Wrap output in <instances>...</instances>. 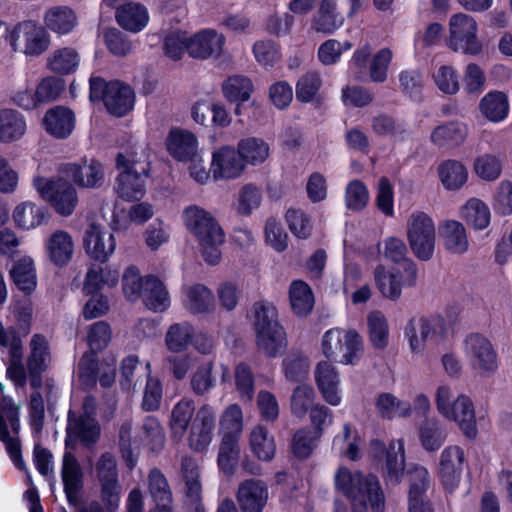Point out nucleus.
<instances>
[{
  "label": "nucleus",
  "mask_w": 512,
  "mask_h": 512,
  "mask_svg": "<svg viewBox=\"0 0 512 512\" xmlns=\"http://www.w3.org/2000/svg\"><path fill=\"white\" fill-rule=\"evenodd\" d=\"M225 37L215 30L207 29L189 38L188 54L195 59L219 57L222 54Z\"/></svg>",
  "instance_id": "nucleus-27"
},
{
  "label": "nucleus",
  "mask_w": 512,
  "mask_h": 512,
  "mask_svg": "<svg viewBox=\"0 0 512 512\" xmlns=\"http://www.w3.org/2000/svg\"><path fill=\"white\" fill-rule=\"evenodd\" d=\"M444 247L452 254L461 255L468 251L469 240L465 226L457 220H446L440 226Z\"/></svg>",
  "instance_id": "nucleus-35"
},
{
  "label": "nucleus",
  "mask_w": 512,
  "mask_h": 512,
  "mask_svg": "<svg viewBox=\"0 0 512 512\" xmlns=\"http://www.w3.org/2000/svg\"><path fill=\"white\" fill-rule=\"evenodd\" d=\"M140 443L152 453H159L165 445L163 427L155 417L145 418L138 435Z\"/></svg>",
  "instance_id": "nucleus-46"
},
{
  "label": "nucleus",
  "mask_w": 512,
  "mask_h": 512,
  "mask_svg": "<svg viewBox=\"0 0 512 512\" xmlns=\"http://www.w3.org/2000/svg\"><path fill=\"white\" fill-rule=\"evenodd\" d=\"M94 472L100 485L102 501L109 507H116L121 497L117 462L114 455L103 453L95 463Z\"/></svg>",
  "instance_id": "nucleus-16"
},
{
  "label": "nucleus",
  "mask_w": 512,
  "mask_h": 512,
  "mask_svg": "<svg viewBox=\"0 0 512 512\" xmlns=\"http://www.w3.org/2000/svg\"><path fill=\"white\" fill-rule=\"evenodd\" d=\"M144 305L154 312H163L170 306V298L164 284L153 276L145 278V287L141 297Z\"/></svg>",
  "instance_id": "nucleus-39"
},
{
  "label": "nucleus",
  "mask_w": 512,
  "mask_h": 512,
  "mask_svg": "<svg viewBox=\"0 0 512 512\" xmlns=\"http://www.w3.org/2000/svg\"><path fill=\"white\" fill-rule=\"evenodd\" d=\"M52 362L51 346L46 336L36 333L29 341V354L27 357V370L32 388H40L42 373Z\"/></svg>",
  "instance_id": "nucleus-20"
},
{
  "label": "nucleus",
  "mask_w": 512,
  "mask_h": 512,
  "mask_svg": "<svg viewBox=\"0 0 512 512\" xmlns=\"http://www.w3.org/2000/svg\"><path fill=\"white\" fill-rule=\"evenodd\" d=\"M79 54L72 47L54 50L47 59L50 70L57 74L66 75L76 70L79 64Z\"/></svg>",
  "instance_id": "nucleus-54"
},
{
  "label": "nucleus",
  "mask_w": 512,
  "mask_h": 512,
  "mask_svg": "<svg viewBox=\"0 0 512 512\" xmlns=\"http://www.w3.org/2000/svg\"><path fill=\"white\" fill-rule=\"evenodd\" d=\"M90 99L102 101L110 114L122 117L132 110L135 95L130 86L119 81L106 82L101 77H91Z\"/></svg>",
  "instance_id": "nucleus-7"
},
{
  "label": "nucleus",
  "mask_w": 512,
  "mask_h": 512,
  "mask_svg": "<svg viewBox=\"0 0 512 512\" xmlns=\"http://www.w3.org/2000/svg\"><path fill=\"white\" fill-rule=\"evenodd\" d=\"M434 402L439 415L455 423L466 438L477 437L476 408L470 396L459 394L455 397L452 387L442 384L435 390Z\"/></svg>",
  "instance_id": "nucleus-2"
},
{
  "label": "nucleus",
  "mask_w": 512,
  "mask_h": 512,
  "mask_svg": "<svg viewBox=\"0 0 512 512\" xmlns=\"http://www.w3.org/2000/svg\"><path fill=\"white\" fill-rule=\"evenodd\" d=\"M33 186L56 214L69 217L76 210L79 203L77 190L63 177L53 180L37 176L33 179Z\"/></svg>",
  "instance_id": "nucleus-6"
},
{
  "label": "nucleus",
  "mask_w": 512,
  "mask_h": 512,
  "mask_svg": "<svg viewBox=\"0 0 512 512\" xmlns=\"http://www.w3.org/2000/svg\"><path fill=\"white\" fill-rule=\"evenodd\" d=\"M477 22L467 14L458 13L453 15L449 21L448 46L454 52H462L468 55H478L482 52L483 46L477 37Z\"/></svg>",
  "instance_id": "nucleus-14"
},
{
  "label": "nucleus",
  "mask_w": 512,
  "mask_h": 512,
  "mask_svg": "<svg viewBox=\"0 0 512 512\" xmlns=\"http://www.w3.org/2000/svg\"><path fill=\"white\" fill-rule=\"evenodd\" d=\"M194 336V327L188 322L171 325L165 334V345L170 352L185 351L191 344Z\"/></svg>",
  "instance_id": "nucleus-50"
},
{
  "label": "nucleus",
  "mask_w": 512,
  "mask_h": 512,
  "mask_svg": "<svg viewBox=\"0 0 512 512\" xmlns=\"http://www.w3.org/2000/svg\"><path fill=\"white\" fill-rule=\"evenodd\" d=\"M183 307L191 314H205L215 307L213 292L203 284H193L183 289Z\"/></svg>",
  "instance_id": "nucleus-31"
},
{
  "label": "nucleus",
  "mask_w": 512,
  "mask_h": 512,
  "mask_svg": "<svg viewBox=\"0 0 512 512\" xmlns=\"http://www.w3.org/2000/svg\"><path fill=\"white\" fill-rule=\"evenodd\" d=\"M343 23L336 10V0H322L312 19V29L324 34H332Z\"/></svg>",
  "instance_id": "nucleus-40"
},
{
  "label": "nucleus",
  "mask_w": 512,
  "mask_h": 512,
  "mask_svg": "<svg viewBox=\"0 0 512 512\" xmlns=\"http://www.w3.org/2000/svg\"><path fill=\"white\" fill-rule=\"evenodd\" d=\"M410 248L420 260H429L435 250L436 227L432 217L422 211L412 212L406 225Z\"/></svg>",
  "instance_id": "nucleus-11"
},
{
  "label": "nucleus",
  "mask_w": 512,
  "mask_h": 512,
  "mask_svg": "<svg viewBox=\"0 0 512 512\" xmlns=\"http://www.w3.org/2000/svg\"><path fill=\"white\" fill-rule=\"evenodd\" d=\"M65 178L72 179L83 188H95L104 181V168L101 162H70L61 170Z\"/></svg>",
  "instance_id": "nucleus-26"
},
{
  "label": "nucleus",
  "mask_w": 512,
  "mask_h": 512,
  "mask_svg": "<svg viewBox=\"0 0 512 512\" xmlns=\"http://www.w3.org/2000/svg\"><path fill=\"white\" fill-rule=\"evenodd\" d=\"M448 333V324L440 314L413 318L404 328V337L414 356H422L428 346L444 343Z\"/></svg>",
  "instance_id": "nucleus-4"
},
{
  "label": "nucleus",
  "mask_w": 512,
  "mask_h": 512,
  "mask_svg": "<svg viewBox=\"0 0 512 512\" xmlns=\"http://www.w3.org/2000/svg\"><path fill=\"white\" fill-rule=\"evenodd\" d=\"M115 17L123 29L134 33L141 31L149 21L146 7L135 2L119 6Z\"/></svg>",
  "instance_id": "nucleus-37"
},
{
  "label": "nucleus",
  "mask_w": 512,
  "mask_h": 512,
  "mask_svg": "<svg viewBox=\"0 0 512 512\" xmlns=\"http://www.w3.org/2000/svg\"><path fill=\"white\" fill-rule=\"evenodd\" d=\"M462 351L471 369L481 377H490L499 367L497 351L483 334L470 333L462 342Z\"/></svg>",
  "instance_id": "nucleus-9"
},
{
  "label": "nucleus",
  "mask_w": 512,
  "mask_h": 512,
  "mask_svg": "<svg viewBox=\"0 0 512 512\" xmlns=\"http://www.w3.org/2000/svg\"><path fill=\"white\" fill-rule=\"evenodd\" d=\"M460 217L470 228L481 231L490 225L491 211L484 201L473 197L461 206Z\"/></svg>",
  "instance_id": "nucleus-36"
},
{
  "label": "nucleus",
  "mask_w": 512,
  "mask_h": 512,
  "mask_svg": "<svg viewBox=\"0 0 512 512\" xmlns=\"http://www.w3.org/2000/svg\"><path fill=\"white\" fill-rule=\"evenodd\" d=\"M15 285L25 293L36 288V271L31 257L24 256L16 261L10 271Z\"/></svg>",
  "instance_id": "nucleus-49"
},
{
  "label": "nucleus",
  "mask_w": 512,
  "mask_h": 512,
  "mask_svg": "<svg viewBox=\"0 0 512 512\" xmlns=\"http://www.w3.org/2000/svg\"><path fill=\"white\" fill-rule=\"evenodd\" d=\"M249 447L252 454L264 462L271 461L276 453L274 436L262 425H256L250 431Z\"/></svg>",
  "instance_id": "nucleus-38"
},
{
  "label": "nucleus",
  "mask_w": 512,
  "mask_h": 512,
  "mask_svg": "<svg viewBox=\"0 0 512 512\" xmlns=\"http://www.w3.org/2000/svg\"><path fill=\"white\" fill-rule=\"evenodd\" d=\"M34 391L30 396L29 402V423L31 426L32 434L34 437H38L44 426V418H45V406H44V397H48L49 392L51 391L50 386H43L41 384L40 388H33Z\"/></svg>",
  "instance_id": "nucleus-47"
},
{
  "label": "nucleus",
  "mask_w": 512,
  "mask_h": 512,
  "mask_svg": "<svg viewBox=\"0 0 512 512\" xmlns=\"http://www.w3.org/2000/svg\"><path fill=\"white\" fill-rule=\"evenodd\" d=\"M166 146L176 160H193L199 156L196 136L184 129H172L167 136Z\"/></svg>",
  "instance_id": "nucleus-29"
},
{
  "label": "nucleus",
  "mask_w": 512,
  "mask_h": 512,
  "mask_svg": "<svg viewBox=\"0 0 512 512\" xmlns=\"http://www.w3.org/2000/svg\"><path fill=\"white\" fill-rule=\"evenodd\" d=\"M241 436L222 434L219 447L218 465L226 474L233 472L234 466L240 455L239 440Z\"/></svg>",
  "instance_id": "nucleus-56"
},
{
  "label": "nucleus",
  "mask_w": 512,
  "mask_h": 512,
  "mask_svg": "<svg viewBox=\"0 0 512 512\" xmlns=\"http://www.w3.org/2000/svg\"><path fill=\"white\" fill-rule=\"evenodd\" d=\"M465 464L466 455L460 446L449 445L442 450L437 474L446 490L452 492L458 487Z\"/></svg>",
  "instance_id": "nucleus-19"
},
{
  "label": "nucleus",
  "mask_w": 512,
  "mask_h": 512,
  "mask_svg": "<svg viewBox=\"0 0 512 512\" xmlns=\"http://www.w3.org/2000/svg\"><path fill=\"white\" fill-rule=\"evenodd\" d=\"M363 340L354 329L332 328L322 338V351L329 360L356 365L363 353Z\"/></svg>",
  "instance_id": "nucleus-5"
},
{
  "label": "nucleus",
  "mask_w": 512,
  "mask_h": 512,
  "mask_svg": "<svg viewBox=\"0 0 512 512\" xmlns=\"http://www.w3.org/2000/svg\"><path fill=\"white\" fill-rule=\"evenodd\" d=\"M322 85V80L317 72H307L296 83L297 100L307 103L314 99Z\"/></svg>",
  "instance_id": "nucleus-64"
},
{
  "label": "nucleus",
  "mask_w": 512,
  "mask_h": 512,
  "mask_svg": "<svg viewBox=\"0 0 512 512\" xmlns=\"http://www.w3.org/2000/svg\"><path fill=\"white\" fill-rule=\"evenodd\" d=\"M376 409L383 418L408 417L412 413L409 402L402 401L390 393H382L376 399Z\"/></svg>",
  "instance_id": "nucleus-55"
},
{
  "label": "nucleus",
  "mask_w": 512,
  "mask_h": 512,
  "mask_svg": "<svg viewBox=\"0 0 512 512\" xmlns=\"http://www.w3.org/2000/svg\"><path fill=\"white\" fill-rule=\"evenodd\" d=\"M149 492L156 504H172V494L164 475L157 469L149 473Z\"/></svg>",
  "instance_id": "nucleus-63"
},
{
  "label": "nucleus",
  "mask_w": 512,
  "mask_h": 512,
  "mask_svg": "<svg viewBox=\"0 0 512 512\" xmlns=\"http://www.w3.org/2000/svg\"><path fill=\"white\" fill-rule=\"evenodd\" d=\"M181 473L186 487V503L193 509L191 512H205L200 503L202 487L199 479V469L195 460L189 457L183 458Z\"/></svg>",
  "instance_id": "nucleus-33"
},
{
  "label": "nucleus",
  "mask_w": 512,
  "mask_h": 512,
  "mask_svg": "<svg viewBox=\"0 0 512 512\" xmlns=\"http://www.w3.org/2000/svg\"><path fill=\"white\" fill-rule=\"evenodd\" d=\"M262 201V194L259 188L253 185H245L238 192L234 204L235 211L242 216H250L259 208Z\"/></svg>",
  "instance_id": "nucleus-61"
},
{
  "label": "nucleus",
  "mask_w": 512,
  "mask_h": 512,
  "mask_svg": "<svg viewBox=\"0 0 512 512\" xmlns=\"http://www.w3.org/2000/svg\"><path fill=\"white\" fill-rule=\"evenodd\" d=\"M479 109L489 121L500 122L508 115V97L501 91H491L481 99Z\"/></svg>",
  "instance_id": "nucleus-45"
},
{
  "label": "nucleus",
  "mask_w": 512,
  "mask_h": 512,
  "mask_svg": "<svg viewBox=\"0 0 512 512\" xmlns=\"http://www.w3.org/2000/svg\"><path fill=\"white\" fill-rule=\"evenodd\" d=\"M289 299L292 310L300 316L310 313L315 302L310 286L302 280H295L290 284Z\"/></svg>",
  "instance_id": "nucleus-48"
},
{
  "label": "nucleus",
  "mask_w": 512,
  "mask_h": 512,
  "mask_svg": "<svg viewBox=\"0 0 512 512\" xmlns=\"http://www.w3.org/2000/svg\"><path fill=\"white\" fill-rule=\"evenodd\" d=\"M119 281V272L111 267H91L86 274L83 291L94 294L104 287H115Z\"/></svg>",
  "instance_id": "nucleus-43"
},
{
  "label": "nucleus",
  "mask_w": 512,
  "mask_h": 512,
  "mask_svg": "<svg viewBox=\"0 0 512 512\" xmlns=\"http://www.w3.org/2000/svg\"><path fill=\"white\" fill-rule=\"evenodd\" d=\"M183 221L198 241L207 242L210 239L219 242L222 239L223 229L212 214L202 207L197 205L186 207L183 211Z\"/></svg>",
  "instance_id": "nucleus-18"
},
{
  "label": "nucleus",
  "mask_w": 512,
  "mask_h": 512,
  "mask_svg": "<svg viewBox=\"0 0 512 512\" xmlns=\"http://www.w3.org/2000/svg\"><path fill=\"white\" fill-rule=\"evenodd\" d=\"M465 137V127L455 122L438 126L431 134L432 142L438 146L458 145L464 141Z\"/></svg>",
  "instance_id": "nucleus-60"
},
{
  "label": "nucleus",
  "mask_w": 512,
  "mask_h": 512,
  "mask_svg": "<svg viewBox=\"0 0 512 512\" xmlns=\"http://www.w3.org/2000/svg\"><path fill=\"white\" fill-rule=\"evenodd\" d=\"M215 428V411L209 405L201 406L196 412L188 437V444L195 451H204L210 445Z\"/></svg>",
  "instance_id": "nucleus-22"
},
{
  "label": "nucleus",
  "mask_w": 512,
  "mask_h": 512,
  "mask_svg": "<svg viewBox=\"0 0 512 512\" xmlns=\"http://www.w3.org/2000/svg\"><path fill=\"white\" fill-rule=\"evenodd\" d=\"M369 340L375 349L383 350L389 343V326L385 315L371 311L367 316Z\"/></svg>",
  "instance_id": "nucleus-51"
},
{
  "label": "nucleus",
  "mask_w": 512,
  "mask_h": 512,
  "mask_svg": "<svg viewBox=\"0 0 512 512\" xmlns=\"http://www.w3.org/2000/svg\"><path fill=\"white\" fill-rule=\"evenodd\" d=\"M409 480V507L430 504L426 500V491L430 486L428 470L423 466L415 465L408 471Z\"/></svg>",
  "instance_id": "nucleus-41"
},
{
  "label": "nucleus",
  "mask_w": 512,
  "mask_h": 512,
  "mask_svg": "<svg viewBox=\"0 0 512 512\" xmlns=\"http://www.w3.org/2000/svg\"><path fill=\"white\" fill-rule=\"evenodd\" d=\"M419 440L426 451H436L444 443L446 435L443 425L436 418L426 419L419 426Z\"/></svg>",
  "instance_id": "nucleus-53"
},
{
  "label": "nucleus",
  "mask_w": 512,
  "mask_h": 512,
  "mask_svg": "<svg viewBox=\"0 0 512 512\" xmlns=\"http://www.w3.org/2000/svg\"><path fill=\"white\" fill-rule=\"evenodd\" d=\"M253 90L251 80L243 75H233L222 83L223 96L229 102H246Z\"/></svg>",
  "instance_id": "nucleus-52"
},
{
  "label": "nucleus",
  "mask_w": 512,
  "mask_h": 512,
  "mask_svg": "<svg viewBox=\"0 0 512 512\" xmlns=\"http://www.w3.org/2000/svg\"><path fill=\"white\" fill-rule=\"evenodd\" d=\"M45 250L49 260L56 266L67 265L74 254V241L72 236L61 229L52 232L44 241Z\"/></svg>",
  "instance_id": "nucleus-28"
},
{
  "label": "nucleus",
  "mask_w": 512,
  "mask_h": 512,
  "mask_svg": "<svg viewBox=\"0 0 512 512\" xmlns=\"http://www.w3.org/2000/svg\"><path fill=\"white\" fill-rule=\"evenodd\" d=\"M62 480L67 500L75 505L83 487V473L77 459L70 453H66L63 458Z\"/></svg>",
  "instance_id": "nucleus-34"
},
{
  "label": "nucleus",
  "mask_w": 512,
  "mask_h": 512,
  "mask_svg": "<svg viewBox=\"0 0 512 512\" xmlns=\"http://www.w3.org/2000/svg\"><path fill=\"white\" fill-rule=\"evenodd\" d=\"M268 498V486L258 479L241 482L236 493V500L241 512H262Z\"/></svg>",
  "instance_id": "nucleus-23"
},
{
  "label": "nucleus",
  "mask_w": 512,
  "mask_h": 512,
  "mask_svg": "<svg viewBox=\"0 0 512 512\" xmlns=\"http://www.w3.org/2000/svg\"><path fill=\"white\" fill-rule=\"evenodd\" d=\"M441 183L447 190H457L467 181L468 173L462 162H442L438 167Z\"/></svg>",
  "instance_id": "nucleus-57"
},
{
  "label": "nucleus",
  "mask_w": 512,
  "mask_h": 512,
  "mask_svg": "<svg viewBox=\"0 0 512 512\" xmlns=\"http://www.w3.org/2000/svg\"><path fill=\"white\" fill-rule=\"evenodd\" d=\"M83 245L90 258L104 263L114 253L116 240L114 234L106 228L91 224L85 232Z\"/></svg>",
  "instance_id": "nucleus-21"
},
{
  "label": "nucleus",
  "mask_w": 512,
  "mask_h": 512,
  "mask_svg": "<svg viewBox=\"0 0 512 512\" xmlns=\"http://www.w3.org/2000/svg\"><path fill=\"white\" fill-rule=\"evenodd\" d=\"M95 399L86 396L81 407L72 405L68 412L67 441L79 440L85 446L94 445L100 437V425L95 418Z\"/></svg>",
  "instance_id": "nucleus-8"
},
{
  "label": "nucleus",
  "mask_w": 512,
  "mask_h": 512,
  "mask_svg": "<svg viewBox=\"0 0 512 512\" xmlns=\"http://www.w3.org/2000/svg\"><path fill=\"white\" fill-rule=\"evenodd\" d=\"M315 391L310 385H299L297 386L291 396V413L299 418L303 419L310 412L311 408L315 406Z\"/></svg>",
  "instance_id": "nucleus-59"
},
{
  "label": "nucleus",
  "mask_w": 512,
  "mask_h": 512,
  "mask_svg": "<svg viewBox=\"0 0 512 512\" xmlns=\"http://www.w3.org/2000/svg\"><path fill=\"white\" fill-rule=\"evenodd\" d=\"M26 121L21 113L12 109L0 110V141H17L26 132Z\"/></svg>",
  "instance_id": "nucleus-42"
},
{
  "label": "nucleus",
  "mask_w": 512,
  "mask_h": 512,
  "mask_svg": "<svg viewBox=\"0 0 512 512\" xmlns=\"http://www.w3.org/2000/svg\"><path fill=\"white\" fill-rule=\"evenodd\" d=\"M375 285L380 294L387 299L396 301L402 294V289L416 283L417 268L414 262H404L401 266H376L373 272Z\"/></svg>",
  "instance_id": "nucleus-10"
},
{
  "label": "nucleus",
  "mask_w": 512,
  "mask_h": 512,
  "mask_svg": "<svg viewBox=\"0 0 512 512\" xmlns=\"http://www.w3.org/2000/svg\"><path fill=\"white\" fill-rule=\"evenodd\" d=\"M143 162H117L118 176L114 190L124 201H136L145 195L147 168Z\"/></svg>",
  "instance_id": "nucleus-15"
},
{
  "label": "nucleus",
  "mask_w": 512,
  "mask_h": 512,
  "mask_svg": "<svg viewBox=\"0 0 512 512\" xmlns=\"http://www.w3.org/2000/svg\"><path fill=\"white\" fill-rule=\"evenodd\" d=\"M20 406L12 398L3 397L0 402V440L5 444L6 451L14 465L20 470H26L21 456L20 441Z\"/></svg>",
  "instance_id": "nucleus-12"
},
{
  "label": "nucleus",
  "mask_w": 512,
  "mask_h": 512,
  "mask_svg": "<svg viewBox=\"0 0 512 512\" xmlns=\"http://www.w3.org/2000/svg\"><path fill=\"white\" fill-rule=\"evenodd\" d=\"M145 278L135 266H128L122 276L123 294L129 301L138 300L143 294Z\"/></svg>",
  "instance_id": "nucleus-62"
},
{
  "label": "nucleus",
  "mask_w": 512,
  "mask_h": 512,
  "mask_svg": "<svg viewBox=\"0 0 512 512\" xmlns=\"http://www.w3.org/2000/svg\"><path fill=\"white\" fill-rule=\"evenodd\" d=\"M8 42L13 52L39 56L49 48L50 36L44 27L35 21L26 20L13 27L9 33Z\"/></svg>",
  "instance_id": "nucleus-13"
},
{
  "label": "nucleus",
  "mask_w": 512,
  "mask_h": 512,
  "mask_svg": "<svg viewBox=\"0 0 512 512\" xmlns=\"http://www.w3.org/2000/svg\"><path fill=\"white\" fill-rule=\"evenodd\" d=\"M240 160H266L270 156L269 144L262 138L247 137L237 145Z\"/></svg>",
  "instance_id": "nucleus-58"
},
{
  "label": "nucleus",
  "mask_w": 512,
  "mask_h": 512,
  "mask_svg": "<svg viewBox=\"0 0 512 512\" xmlns=\"http://www.w3.org/2000/svg\"><path fill=\"white\" fill-rule=\"evenodd\" d=\"M195 416L192 399L183 398L173 406L169 419L170 437L173 441L180 442L184 438Z\"/></svg>",
  "instance_id": "nucleus-30"
},
{
  "label": "nucleus",
  "mask_w": 512,
  "mask_h": 512,
  "mask_svg": "<svg viewBox=\"0 0 512 512\" xmlns=\"http://www.w3.org/2000/svg\"><path fill=\"white\" fill-rule=\"evenodd\" d=\"M11 218L16 229L31 231L48 223L50 215L44 206L26 200L13 208Z\"/></svg>",
  "instance_id": "nucleus-25"
},
{
  "label": "nucleus",
  "mask_w": 512,
  "mask_h": 512,
  "mask_svg": "<svg viewBox=\"0 0 512 512\" xmlns=\"http://www.w3.org/2000/svg\"><path fill=\"white\" fill-rule=\"evenodd\" d=\"M44 23L49 30L57 34H67L77 25V16L67 6H55L46 11Z\"/></svg>",
  "instance_id": "nucleus-44"
},
{
  "label": "nucleus",
  "mask_w": 512,
  "mask_h": 512,
  "mask_svg": "<svg viewBox=\"0 0 512 512\" xmlns=\"http://www.w3.org/2000/svg\"><path fill=\"white\" fill-rule=\"evenodd\" d=\"M315 381L318 390L331 406H339L342 402L340 377L336 367L329 361H321L315 369Z\"/></svg>",
  "instance_id": "nucleus-24"
},
{
  "label": "nucleus",
  "mask_w": 512,
  "mask_h": 512,
  "mask_svg": "<svg viewBox=\"0 0 512 512\" xmlns=\"http://www.w3.org/2000/svg\"><path fill=\"white\" fill-rule=\"evenodd\" d=\"M335 489L349 502L352 512H385V496L377 477L340 466Z\"/></svg>",
  "instance_id": "nucleus-1"
},
{
  "label": "nucleus",
  "mask_w": 512,
  "mask_h": 512,
  "mask_svg": "<svg viewBox=\"0 0 512 512\" xmlns=\"http://www.w3.org/2000/svg\"><path fill=\"white\" fill-rule=\"evenodd\" d=\"M256 345L270 358L280 355L287 346L286 333L277 320V310L271 303L258 302L253 306Z\"/></svg>",
  "instance_id": "nucleus-3"
},
{
  "label": "nucleus",
  "mask_w": 512,
  "mask_h": 512,
  "mask_svg": "<svg viewBox=\"0 0 512 512\" xmlns=\"http://www.w3.org/2000/svg\"><path fill=\"white\" fill-rule=\"evenodd\" d=\"M385 454L386 460L383 467V477L387 484L400 483L405 470L404 442L401 439L392 441L386 450L385 445L379 440H372L369 447V455L377 459Z\"/></svg>",
  "instance_id": "nucleus-17"
},
{
  "label": "nucleus",
  "mask_w": 512,
  "mask_h": 512,
  "mask_svg": "<svg viewBox=\"0 0 512 512\" xmlns=\"http://www.w3.org/2000/svg\"><path fill=\"white\" fill-rule=\"evenodd\" d=\"M47 133L57 139L68 137L75 126V115L72 110L63 106L49 109L43 118Z\"/></svg>",
  "instance_id": "nucleus-32"
}]
</instances>
